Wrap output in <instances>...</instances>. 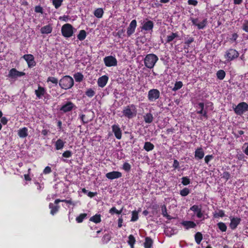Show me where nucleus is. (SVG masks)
<instances>
[{"instance_id": "4be33fe9", "label": "nucleus", "mask_w": 248, "mask_h": 248, "mask_svg": "<svg viewBox=\"0 0 248 248\" xmlns=\"http://www.w3.org/2000/svg\"><path fill=\"white\" fill-rule=\"evenodd\" d=\"M199 108H200V110L197 111V113L198 114H200L202 115L203 117L207 118V112L206 110H204V104L203 103L201 102L199 103L198 105Z\"/></svg>"}, {"instance_id": "4c0bfd02", "label": "nucleus", "mask_w": 248, "mask_h": 248, "mask_svg": "<svg viewBox=\"0 0 248 248\" xmlns=\"http://www.w3.org/2000/svg\"><path fill=\"white\" fill-rule=\"evenodd\" d=\"M87 217V214H81L76 218V220L78 223H81L83 221V219Z\"/></svg>"}, {"instance_id": "c03bdc74", "label": "nucleus", "mask_w": 248, "mask_h": 248, "mask_svg": "<svg viewBox=\"0 0 248 248\" xmlns=\"http://www.w3.org/2000/svg\"><path fill=\"white\" fill-rule=\"evenodd\" d=\"M86 94L89 97H92L95 94L94 91L92 89H89L86 92Z\"/></svg>"}, {"instance_id": "c85d7f7f", "label": "nucleus", "mask_w": 248, "mask_h": 248, "mask_svg": "<svg viewBox=\"0 0 248 248\" xmlns=\"http://www.w3.org/2000/svg\"><path fill=\"white\" fill-rule=\"evenodd\" d=\"M153 245V240L149 237L145 238V241L144 244L145 248H151Z\"/></svg>"}, {"instance_id": "6ab92c4d", "label": "nucleus", "mask_w": 248, "mask_h": 248, "mask_svg": "<svg viewBox=\"0 0 248 248\" xmlns=\"http://www.w3.org/2000/svg\"><path fill=\"white\" fill-rule=\"evenodd\" d=\"M181 224L186 230L194 228L196 226V223L192 221H184Z\"/></svg>"}, {"instance_id": "b1692460", "label": "nucleus", "mask_w": 248, "mask_h": 248, "mask_svg": "<svg viewBox=\"0 0 248 248\" xmlns=\"http://www.w3.org/2000/svg\"><path fill=\"white\" fill-rule=\"evenodd\" d=\"M18 135L20 138H24L28 136V129L26 127L20 128L18 131Z\"/></svg>"}, {"instance_id": "bb28decb", "label": "nucleus", "mask_w": 248, "mask_h": 248, "mask_svg": "<svg viewBox=\"0 0 248 248\" xmlns=\"http://www.w3.org/2000/svg\"><path fill=\"white\" fill-rule=\"evenodd\" d=\"M90 221L95 223H98L101 222V215L100 214H96L90 218Z\"/></svg>"}, {"instance_id": "2f4dec72", "label": "nucleus", "mask_w": 248, "mask_h": 248, "mask_svg": "<svg viewBox=\"0 0 248 248\" xmlns=\"http://www.w3.org/2000/svg\"><path fill=\"white\" fill-rule=\"evenodd\" d=\"M83 75L80 73H77L74 75V78L76 82H81L83 79Z\"/></svg>"}, {"instance_id": "473e14b6", "label": "nucleus", "mask_w": 248, "mask_h": 248, "mask_svg": "<svg viewBox=\"0 0 248 248\" xmlns=\"http://www.w3.org/2000/svg\"><path fill=\"white\" fill-rule=\"evenodd\" d=\"M202 239V235L201 232H198L195 234V240L196 242L198 244H200Z\"/></svg>"}, {"instance_id": "864d4df0", "label": "nucleus", "mask_w": 248, "mask_h": 248, "mask_svg": "<svg viewBox=\"0 0 248 248\" xmlns=\"http://www.w3.org/2000/svg\"><path fill=\"white\" fill-rule=\"evenodd\" d=\"M109 213L111 214L115 213L116 214L119 215L122 213V210L119 211L117 210L115 207H112L110 209Z\"/></svg>"}, {"instance_id": "e2e57ef3", "label": "nucleus", "mask_w": 248, "mask_h": 248, "mask_svg": "<svg viewBox=\"0 0 248 248\" xmlns=\"http://www.w3.org/2000/svg\"><path fill=\"white\" fill-rule=\"evenodd\" d=\"M188 3L189 5H192L194 6H196L198 2H197V1H196L195 0H188Z\"/></svg>"}, {"instance_id": "37998d69", "label": "nucleus", "mask_w": 248, "mask_h": 248, "mask_svg": "<svg viewBox=\"0 0 248 248\" xmlns=\"http://www.w3.org/2000/svg\"><path fill=\"white\" fill-rule=\"evenodd\" d=\"M132 217L131 221H135L138 219V213L136 211H133L132 213Z\"/></svg>"}, {"instance_id": "338daca9", "label": "nucleus", "mask_w": 248, "mask_h": 248, "mask_svg": "<svg viewBox=\"0 0 248 248\" xmlns=\"http://www.w3.org/2000/svg\"><path fill=\"white\" fill-rule=\"evenodd\" d=\"M194 41V39L192 37H190L189 38H188L186 42V44L187 45H189L190 44H191L192 42H193Z\"/></svg>"}, {"instance_id": "f03ea898", "label": "nucleus", "mask_w": 248, "mask_h": 248, "mask_svg": "<svg viewBox=\"0 0 248 248\" xmlns=\"http://www.w3.org/2000/svg\"><path fill=\"white\" fill-rule=\"evenodd\" d=\"M137 112L136 107L133 104L125 107L123 110L124 116L128 119H131L135 117L137 115Z\"/></svg>"}, {"instance_id": "5fc2aeb1", "label": "nucleus", "mask_w": 248, "mask_h": 248, "mask_svg": "<svg viewBox=\"0 0 248 248\" xmlns=\"http://www.w3.org/2000/svg\"><path fill=\"white\" fill-rule=\"evenodd\" d=\"M242 29L246 32H248V21H245L243 24Z\"/></svg>"}, {"instance_id": "603ef678", "label": "nucleus", "mask_w": 248, "mask_h": 248, "mask_svg": "<svg viewBox=\"0 0 248 248\" xmlns=\"http://www.w3.org/2000/svg\"><path fill=\"white\" fill-rule=\"evenodd\" d=\"M135 239L132 235H130L128 237V243L129 245L134 244L135 243Z\"/></svg>"}, {"instance_id": "de8ad7c7", "label": "nucleus", "mask_w": 248, "mask_h": 248, "mask_svg": "<svg viewBox=\"0 0 248 248\" xmlns=\"http://www.w3.org/2000/svg\"><path fill=\"white\" fill-rule=\"evenodd\" d=\"M189 193V190L187 188H185L180 191V194L182 196H186Z\"/></svg>"}, {"instance_id": "a18cd8bd", "label": "nucleus", "mask_w": 248, "mask_h": 248, "mask_svg": "<svg viewBox=\"0 0 248 248\" xmlns=\"http://www.w3.org/2000/svg\"><path fill=\"white\" fill-rule=\"evenodd\" d=\"M207 23L206 19H204L197 24V27L199 29H203Z\"/></svg>"}, {"instance_id": "4468645a", "label": "nucleus", "mask_w": 248, "mask_h": 248, "mask_svg": "<svg viewBox=\"0 0 248 248\" xmlns=\"http://www.w3.org/2000/svg\"><path fill=\"white\" fill-rule=\"evenodd\" d=\"M231 222L230 224V228L234 230L235 229L238 224L240 223L241 219L239 217H230Z\"/></svg>"}, {"instance_id": "6e6552de", "label": "nucleus", "mask_w": 248, "mask_h": 248, "mask_svg": "<svg viewBox=\"0 0 248 248\" xmlns=\"http://www.w3.org/2000/svg\"><path fill=\"white\" fill-rule=\"evenodd\" d=\"M104 62L107 67L115 66L117 64L116 59L112 56L105 57L104 58Z\"/></svg>"}, {"instance_id": "49530a36", "label": "nucleus", "mask_w": 248, "mask_h": 248, "mask_svg": "<svg viewBox=\"0 0 248 248\" xmlns=\"http://www.w3.org/2000/svg\"><path fill=\"white\" fill-rule=\"evenodd\" d=\"M62 202H64L67 203H69L70 204L73 205V206H75L78 203H80L79 201H77L76 202H72L71 200H62L61 201Z\"/></svg>"}, {"instance_id": "a19ab883", "label": "nucleus", "mask_w": 248, "mask_h": 248, "mask_svg": "<svg viewBox=\"0 0 248 248\" xmlns=\"http://www.w3.org/2000/svg\"><path fill=\"white\" fill-rule=\"evenodd\" d=\"M217 226H218L219 229L222 232H225L226 231L227 227L225 223H224L223 222H219L217 224Z\"/></svg>"}, {"instance_id": "c756f323", "label": "nucleus", "mask_w": 248, "mask_h": 248, "mask_svg": "<svg viewBox=\"0 0 248 248\" xmlns=\"http://www.w3.org/2000/svg\"><path fill=\"white\" fill-rule=\"evenodd\" d=\"M49 208L51 209L50 213L52 215H54L59 210V206L58 205L54 206L53 203H50L49 204Z\"/></svg>"}, {"instance_id": "a878e982", "label": "nucleus", "mask_w": 248, "mask_h": 248, "mask_svg": "<svg viewBox=\"0 0 248 248\" xmlns=\"http://www.w3.org/2000/svg\"><path fill=\"white\" fill-rule=\"evenodd\" d=\"M65 142L62 140L58 139L55 143L56 149L57 150L62 149L64 147Z\"/></svg>"}, {"instance_id": "e433bc0d", "label": "nucleus", "mask_w": 248, "mask_h": 248, "mask_svg": "<svg viewBox=\"0 0 248 248\" xmlns=\"http://www.w3.org/2000/svg\"><path fill=\"white\" fill-rule=\"evenodd\" d=\"M183 83L182 81H177L174 84V86L172 88V91H176L181 88L183 86Z\"/></svg>"}, {"instance_id": "39448f33", "label": "nucleus", "mask_w": 248, "mask_h": 248, "mask_svg": "<svg viewBox=\"0 0 248 248\" xmlns=\"http://www.w3.org/2000/svg\"><path fill=\"white\" fill-rule=\"evenodd\" d=\"M239 56V53L236 50L230 49L227 50L224 55L226 62H230L237 58Z\"/></svg>"}, {"instance_id": "423d86ee", "label": "nucleus", "mask_w": 248, "mask_h": 248, "mask_svg": "<svg viewBox=\"0 0 248 248\" xmlns=\"http://www.w3.org/2000/svg\"><path fill=\"white\" fill-rule=\"evenodd\" d=\"M191 211L194 213V215L198 218H202L203 217V212L202 211L201 205L195 204L191 206L189 211Z\"/></svg>"}, {"instance_id": "13d9d810", "label": "nucleus", "mask_w": 248, "mask_h": 248, "mask_svg": "<svg viewBox=\"0 0 248 248\" xmlns=\"http://www.w3.org/2000/svg\"><path fill=\"white\" fill-rule=\"evenodd\" d=\"M51 171V169L50 167L47 166L44 170L43 172L45 174H48V173H50Z\"/></svg>"}, {"instance_id": "f3484780", "label": "nucleus", "mask_w": 248, "mask_h": 248, "mask_svg": "<svg viewBox=\"0 0 248 248\" xmlns=\"http://www.w3.org/2000/svg\"><path fill=\"white\" fill-rule=\"evenodd\" d=\"M112 131L117 139H121L122 137V132L118 125H113L112 126Z\"/></svg>"}, {"instance_id": "774afa93", "label": "nucleus", "mask_w": 248, "mask_h": 248, "mask_svg": "<svg viewBox=\"0 0 248 248\" xmlns=\"http://www.w3.org/2000/svg\"><path fill=\"white\" fill-rule=\"evenodd\" d=\"M237 37H238V35L236 33H233L232 34V37L231 39L233 41H235L236 40Z\"/></svg>"}, {"instance_id": "f704fd0d", "label": "nucleus", "mask_w": 248, "mask_h": 248, "mask_svg": "<svg viewBox=\"0 0 248 248\" xmlns=\"http://www.w3.org/2000/svg\"><path fill=\"white\" fill-rule=\"evenodd\" d=\"M225 72L223 70H219L217 73V76L220 80H222L225 77Z\"/></svg>"}, {"instance_id": "f8f14e48", "label": "nucleus", "mask_w": 248, "mask_h": 248, "mask_svg": "<svg viewBox=\"0 0 248 248\" xmlns=\"http://www.w3.org/2000/svg\"><path fill=\"white\" fill-rule=\"evenodd\" d=\"M122 174L121 172L117 171H113L106 173V176L110 180L117 179L121 177Z\"/></svg>"}, {"instance_id": "8fccbe9b", "label": "nucleus", "mask_w": 248, "mask_h": 248, "mask_svg": "<svg viewBox=\"0 0 248 248\" xmlns=\"http://www.w3.org/2000/svg\"><path fill=\"white\" fill-rule=\"evenodd\" d=\"M123 169L126 171H129L131 169V165L128 163L125 162L123 165Z\"/></svg>"}, {"instance_id": "20e7f679", "label": "nucleus", "mask_w": 248, "mask_h": 248, "mask_svg": "<svg viewBox=\"0 0 248 248\" xmlns=\"http://www.w3.org/2000/svg\"><path fill=\"white\" fill-rule=\"evenodd\" d=\"M61 31L62 35L66 38L71 37L74 33L72 26L68 23L65 24L62 26Z\"/></svg>"}, {"instance_id": "f257e3e1", "label": "nucleus", "mask_w": 248, "mask_h": 248, "mask_svg": "<svg viewBox=\"0 0 248 248\" xmlns=\"http://www.w3.org/2000/svg\"><path fill=\"white\" fill-rule=\"evenodd\" d=\"M59 85L63 89H70L74 85V80L69 76H65L62 78L59 81Z\"/></svg>"}, {"instance_id": "58836bf2", "label": "nucleus", "mask_w": 248, "mask_h": 248, "mask_svg": "<svg viewBox=\"0 0 248 248\" xmlns=\"http://www.w3.org/2000/svg\"><path fill=\"white\" fill-rule=\"evenodd\" d=\"M178 34L176 33H171L170 35H168L167 37V42L170 43L175 38L178 37Z\"/></svg>"}, {"instance_id": "680f3d73", "label": "nucleus", "mask_w": 248, "mask_h": 248, "mask_svg": "<svg viewBox=\"0 0 248 248\" xmlns=\"http://www.w3.org/2000/svg\"><path fill=\"white\" fill-rule=\"evenodd\" d=\"M179 167V163L177 160H174L173 164V167L174 169H177Z\"/></svg>"}, {"instance_id": "052dcab7", "label": "nucleus", "mask_w": 248, "mask_h": 248, "mask_svg": "<svg viewBox=\"0 0 248 248\" xmlns=\"http://www.w3.org/2000/svg\"><path fill=\"white\" fill-rule=\"evenodd\" d=\"M35 11L36 13H43V9L41 7H40L39 6H36L35 8Z\"/></svg>"}, {"instance_id": "9b49d317", "label": "nucleus", "mask_w": 248, "mask_h": 248, "mask_svg": "<svg viewBox=\"0 0 248 248\" xmlns=\"http://www.w3.org/2000/svg\"><path fill=\"white\" fill-rule=\"evenodd\" d=\"M23 58L27 62L29 67H32L35 65V62L34 60V57L31 54L24 55Z\"/></svg>"}, {"instance_id": "1a4fd4ad", "label": "nucleus", "mask_w": 248, "mask_h": 248, "mask_svg": "<svg viewBox=\"0 0 248 248\" xmlns=\"http://www.w3.org/2000/svg\"><path fill=\"white\" fill-rule=\"evenodd\" d=\"M160 92L157 89H151L148 92V98L150 102H153L159 98Z\"/></svg>"}, {"instance_id": "69168bd1", "label": "nucleus", "mask_w": 248, "mask_h": 248, "mask_svg": "<svg viewBox=\"0 0 248 248\" xmlns=\"http://www.w3.org/2000/svg\"><path fill=\"white\" fill-rule=\"evenodd\" d=\"M8 122L7 118L5 117H2L0 120V122L3 124H6Z\"/></svg>"}, {"instance_id": "0e129e2a", "label": "nucleus", "mask_w": 248, "mask_h": 248, "mask_svg": "<svg viewBox=\"0 0 248 248\" xmlns=\"http://www.w3.org/2000/svg\"><path fill=\"white\" fill-rule=\"evenodd\" d=\"M243 147L245 148L244 153L248 155V143H245Z\"/></svg>"}, {"instance_id": "72a5a7b5", "label": "nucleus", "mask_w": 248, "mask_h": 248, "mask_svg": "<svg viewBox=\"0 0 248 248\" xmlns=\"http://www.w3.org/2000/svg\"><path fill=\"white\" fill-rule=\"evenodd\" d=\"M86 37V32L84 30H81L78 35V38L80 41L84 40Z\"/></svg>"}, {"instance_id": "5701e85b", "label": "nucleus", "mask_w": 248, "mask_h": 248, "mask_svg": "<svg viewBox=\"0 0 248 248\" xmlns=\"http://www.w3.org/2000/svg\"><path fill=\"white\" fill-rule=\"evenodd\" d=\"M52 27L51 25H47L41 28L40 31L42 34H48L51 32Z\"/></svg>"}, {"instance_id": "393cba45", "label": "nucleus", "mask_w": 248, "mask_h": 248, "mask_svg": "<svg viewBox=\"0 0 248 248\" xmlns=\"http://www.w3.org/2000/svg\"><path fill=\"white\" fill-rule=\"evenodd\" d=\"M144 120L146 123L150 124L151 123L153 120V115L148 113L146 114L144 116Z\"/></svg>"}, {"instance_id": "c9c22d12", "label": "nucleus", "mask_w": 248, "mask_h": 248, "mask_svg": "<svg viewBox=\"0 0 248 248\" xmlns=\"http://www.w3.org/2000/svg\"><path fill=\"white\" fill-rule=\"evenodd\" d=\"M162 213L164 217H167L168 219H171V217L170 215H169L167 212V208L166 206L163 205L161 207Z\"/></svg>"}, {"instance_id": "ddd939ff", "label": "nucleus", "mask_w": 248, "mask_h": 248, "mask_svg": "<svg viewBox=\"0 0 248 248\" xmlns=\"http://www.w3.org/2000/svg\"><path fill=\"white\" fill-rule=\"evenodd\" d=\"M137 27V21L136 20H133L130 23L127 30V34L128 36H131L135 31Z\"/></svg>"}, {"instance_id": "cd10ccee", "label": "nucleus", "mask_w": 248, "mask_h": 248, "mask_svg": "<svg viewBox=\"0 0 248 248\" xmlns=\"http://www.w3.org/2000/svg\"><path fill=\"white\" fill-rule=\"evenodd\" d=\"M143 148L145 151L149 152L154 149V145L150 142H145Z\"/></svg>"}, {"instance_id": "4d7b16f0", "label": "nucleus", "mask_w": 248, "mask_h": 248, "mask_svg": "<svg viewBox=\"0 0 248 248\" xmlns=\"http://www.w3.org/2000/svg\"><path fill=\"white\" fill-rule=\"evenodd\" d=\"M62 156L64 157L69 158L72 156V153L69 151H66L62 154Z\"/></svg>"}, {"instance_id": "79ce46f5", "label": "nucleus", "mask_w": 248, "mask_h": 248, "mask_svg": "<svg viewBox=\"0 0 248 248\" xmlns=\"http://www.w3.org/2000/svg\"><path fill=\"white\" fill-rule=\"evenodd\" d=\"M62 2V0H53V4L55 7L57 9L61 6Z\"/></svg>"}, {"instance_id": "a211bd4d", "label": "nucleus", "mask_w": 248, "mask_h": 248, "mask_svg": "<svg viewBox=\"0 0 248 248\" xmlns=\"http://www.w3.org/2000/svg\"><path fill=\"white\" fill-rule=\"evenodd\" d=\"M46 93L45 89L40 86H38V89L35 90V94L37 98H41Z\"/></svg>"}, {"instance_id": "0eeeda50", "label": "nucleus", "mask_w": 248, "mask_h": 248, "mask_svg": "<svg viewBox=\"0 0 248 248\" xmlns=\"http://www.w3.org/2000/svg\"><path fill=\"white\" fill-rule=\"evenodd\" d=\"M248 110V105L245 102L239 103L234 108L235 112L238 115H241Z\"/></svg>"}, {"instance_id": "412c9836", "label": "nucleus", "mask_w": 248, "mask_h": 248, "mask_svg": "<svg viewBox=\"0 0 248 248\" xmlns=\"http://www.w3.org/2000/svg\"><path fill=\"white\" fill-rule=\"evenodd\" d=\"M74 104L70 102H68L61 108V110L64 112H66L72 110Z\"/></svg>"}, {"instance_id": "2eb2a0df", "label": "nucleus", "mask_w": 248, "mask_h": 248, "mask_svg": "<svg viewBox=\"0 0 248 248\" xmlns=\"http://www.w3.org/2000/svg\"><path fill=\"white\" fill-rule=\"evenodd\" d=\"M154 23L151 20H148L143 23L142 29L146 31H152Z\"/></svg>"}, {"instance_id": "7ed1b4c3", "label": "nucleus", "mask_w": 248, "mask_h": 248, "mask_svg": "<svg viewBox=\"0 0 248 248\" xmlns=\"http://www.w3.org/2000/svg\"><path fill=\"white\" fill-rule=\"evenodd\" d=\"M158 58L156 55L154 54H149L146 56L144 58V62L145 65L148 68H153Z\"/></svg>"}, {"instance_id": "ea45409f", "label": "nucleus", "mask_w": 248, "mask_h": 248, "mask_svg": "<svg viewBox=\"0 0 248 248\" xmlns=\"http://www.w3.org/2000/svg\"><path fill=\"white\" fill-rule=\"evenodd\" d=\"M111 238V235L109 233L106 234L104 235L102 240L104 243H107L109 242Z\"/></svg>"}, {"instance_id": "dca6fc26", "label": "nucleus", "mask_w": 248, "mask_h": 248, "mask_svg": "<svg viewBox=\"0 0 248 248\" xmlns=\"http://www.w3.org/2000/svg\"><path fill=\"white\" fill-rule=\"evenodd\" d=\"M108 78L107 76H103L98 79V85L101 88L105 87L108 82Z\"/></svg>"}, {"instance_id": "9d476101", "label": "nucleus", "mask_w": 248, "mask_h": 248, "mask_svg": "<svg viewBox=\"0 0 248 248\" xmlns=\"http://www.w3.org/2000/svg\"><path fill=\"white\" fill-rule=\"evenodd\" d=\"M25 73L22 72H19L15 68L11 69L8 74V77L12 79H16L18 77L24 76Z\"/></svg>"}, {"instance_id": "bf43d9fd", "label": "nucleus", "mask_w": 248, "mask_h": 248, "mask_svg": "<svg viewBox=\"0 0 248 248\" xmlns=\"http://www.w3.org/2000/svg\"><path fill=\"white\" fill-rule=\"evenodd\" d=\"M222 177L227 180L230 178V174L228 172H224L223 173Z\"/></svg>"}, {"instance_id": "7c9ffc66", "label": "nucleus", "mask_w": 248, "mask_h": 248, "mask_svg": "<svg viewBox=\"0 0 248 248\" xmlns=\"http://www.w3.org/2000/svg\"><path fill=\"white\" fill-rule=\"evenodd\" d=\"M104 13V11L102 8H97L94 12V16L98 17L101 18L102 17Z\"/></svg>"}, {"instance_id": "09e8293b", "label": "nucleus", "mask_w": 248, "mask_h": 248, "mask_svg": "<svg viewBox=\"0 0 248 248\" xmlns=\"http://www.w3.org/2000/svg\"><path fill=\"white\" fill-rule=\"evenodd\" d=\"M182 183L185 186H186L190 184V180L187 177H183L182 178Z\"/></svg>"}, {"instance_id": "3c124183", "label": "nucleus", "mask_w": 248, "mask_h": 248, "mask_svg": "<svg viewBox=\"0 0 248 248\" xmlns=\"http://www.w3.org/2000/svg\"><path fill=\"white\" fill-rule=\"evenodd\" d=\"M47 81L51 82L52 83H54L55 84H57L58 82V79L56 78H55L54 77H48L47 78Z\"/></svg>"}, {"instance_id": "aec40b11", "label": "nucleus", "mask_w": 248, "mask_h": 248, "mask_svg": "<svg viewBox=\"0 0 248 248\" xmlns=\"http://www.w3.org/2000/svg\"><path fill=\"white\" fill-rule=\"evenodd\" d=\"M204 155V153L202 148H198L195 151V157L198 159H202Z\"/></svg>"}, {"instance_id": "6e6d98bb", "label": "nucleus", "mask_w": 248, "mask_h": 248, "mask_svg": "<svg viewBox=\"0 0 248 248\" xmlns=\"http://www.w3.org/2000/svg\"><path fill=\"white\" fill-rule=\"evenodd\" d=\"M213 158V156L212 155H207L205 156L204 158L205 162L206 164H208L209 162Z\"/></svg>"}]
</instances>
